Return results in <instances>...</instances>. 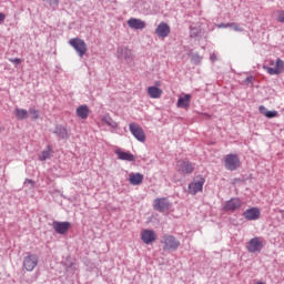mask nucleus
<instances>
[{"instance_id":"nucleus-1","label":"nucleus","mask_w":284,"mask_h":284,"mask_svg":"<svg viewBox=\"0 0 284 284\" xmlns=\"http://www.w3.org/2000/svg\"><path fill=\"white\" fill-rule=\"evenodd\" d=\"M161 244L163 252H176L181 247V242L174 235L164 234Z\"/></svg>"},{"instance_id":"nucleus-2","label":"nucleus","mask_w":284,"mask_h":284,"mask_svg":"<svg viewBox=\"0 0 284 284\" xmlns=\"http://www.w3.org/2000/svg\"><path fill=\"white\" fill-rule=\"evenodd\" d=\"M69 45L75 50L77 54L83 59L88 54V43L81 38H72L69 40Z\"/></svg>"},{"instance_id":"nucleus-3","label":"nucleus","mask_w":284,"mask_h":284,"mask_svg":"<svg viewBox=\"0 0 284 284\" xmlns=\"http://www.w3.org/2000/svg\"><path fill=\"white\" fill-rule=\"evenodd\" d=\"M51 227L54 230L57 234H61L62 236H65V234H68V232L72 230V223L53 221L51 224Z\"/></svg>"},{"instance_id":"nucleus-4","label":"nucleus","mask_w":284,"mask_h":284,"mask_svg":"<svg viewBox=\"0 0 284 284\" xmlns=\"http://www.w3.org/2000/svg\"><path fill=\"white\" fill-rule=\"evenodd\" d=\"M241 165V159L236 154H227L224 159V168L234 172Z\"/></svg>"},{"instance_id":"nucleus-5","label":"nucleus","mask_w":284,"mask_h":284,"mask_svg":"<svg viewBox=\"0 0 284 284\" xmlns=\"http://www.w3.org/2000/svg\"><path fill=\"white\" fill-rule=\"evenodd\" d=\"M39 265V256L32 254V253H27V255L23 258V267L27 270V272H32L34 267Z\"/></svg>"},{"instance_id":"nucleus-6","label":"nucleus","mask_w":284,"mask_h":284,"mask_svg":"<svg viewBox=\"0 0 284 284\" xmlns=\"http://www.w3.org/2000/svg\"><path fill=\"white\" fill-rule=\"evenodd\" d=\"M203 185H205V179L197 178L193 182L189 184V194H199V192H203Z\"/></svg>"},{"instance_id":"nucleus-7","label":"nucleus","mask_w":284,"mask_h":284,"mask_svg":"<svg viewBox=\"0 0 284 284\" xmlns=\"http://www.w3.org/2000/svg\"><path fill=\"white\" fill-rule=\"evenodd\" d=\"M129 130H130L131 134H133V136L138 141H140L141 143H144V141H145V132L143 131V128H141L136 123H131L129 125Z\"/></svg>"},{"instance_id":"nucleus-8","label":"nucleus","mask_w":284,"mask_h":284,"mask_svg":"<svg viewBox=\"0 0 284 284\" xmlns=\"http://www.w3.org/2000/svg\"><path fill=\"white\" fill-rule=\"evenodd\" d=\"M141 241L145 245H152L156 242V232L154 230L145 229L141 232Z\"/></svg>"},{"instance_id":"nucleus-9","label":"nucleus","mask_w":284,"mask_h":284,"mask_svg":"<svg viewBox=\"0 0 284 284\" xmlns=\"http://www.w3.org/2000/svg\"><path fill=\"white\" fill-rule=\"evenodd\" d=\"M246 250L253 254L261 252V250H263V241H261V237H253L250 240V242L246 244Z\"/></svg>"},{"instance_id":"nucleus-10","label":"nucleus","mask_w":284,"mask_h":284,"mask_svg":"<svg viewBox=\"0 0 284 284\" xmlns=\"http://www.w3.org/2000/svg\"><path fill=\"white\" fill-rule=\"evenodd\" d=\"M153 207L158 210V212H165V210H170V201L165 197L155 199Z\"/></svg>"},{"instance_id":"nucleus-11","label":"nucleus","mask_w":284,"mask_h":284,"mask_svg":"<svg viewBox=\"0 0 284 284\" xmlns=\"http://www.w3.org/2000/svg\"><path fill=\"white\" fill-rule=\"evenodd\" d=\"M264 70L271 75L274 74H282L284 72V62L281 59L276 60L275 68L272 67H264Z\"/></svg>"},{"instance_id":"nucleus-12","label":"nucleus","mask_w":284,"mask_h":284,"mask_svg":"<svg viewBox=\"0 0 284 284\" xmlns=\"http://www.w3.org/2000/svg\"><path fill=\"white\" fill-rule=\"evenodd\" d=\"M239 207H241V200L239 197H234L225 202L223 210L224 212H235Z\"/></svg>"},{"instance_id":"nucleus-13","label":"nucleus","mask_w":284,"mask_h":284,"mask_svg":"<svg viewBox=\"0 0 284 284\" xmlns=\"http://www.w3.org/2000/svg\"><path fill=\"white\" fill-rule=\"evenodd\" d=\"M155 34L162 39H165V37H169L170 34V26L165 22H161L155 29Z\"/></svg>"},{"instance_id":"nucleus-14","label":"nucleus","mask_w":284,"mask_h":284,"mask_svg":"<svg viewBox=\"0 0 284 284\" xmlns=\"http://www.w3.org/2000/svg\"><path fill=\"white\" fill-rule=\"evenodd\" d=\"M129 28L132 30H143L145 28V22L143 20L131 18L128 20Z\"/></svg>"},{"instance_id":"nucleus-15","label":"nucleus","mask_w":284,"mask_h":284,"mask_svg":"<svg viewBox=\"0 0 284 284\" xmlns=\"http://www.w3.org/2000/svg\"><path fill=\"white\" fill-rule=\"evenodd\" d=\"M115 154L120 161H129V162L136 161V156H134V154L130 152L121 151L120 149L115 150Z\"/></svg>"},{"instance_id":"nucleus-16","label":"nucleus","mask_w":284,"mask_h":284,"mask_svg":"<svg viewBox=\"0 0 284 284\" xmlns=\"http://www.w3.org/2000/svg\"><path fill=\"white\" fill-rule=\"evenodd\" d=\"M178 168L183 174H192L194 172V166L190 162L179 161Z\"/></svg>"},{"instance_id":"nucleus-17","label":"nucleus","mask_w":284,"mask_h":284,"mask_svg":"<svg viewBox=\"0 0 284 284\" xmlns=\"http://www.w3.org/2000/svg\"><path fill=\"white\" fill-rule=\"evenodd\" d=\"M190 101H192L191 94H184V97H180L176 102V108H183L184 110H187L190 108Z\"/></svg>"},{"instance_id":"nucleus-18","label":"nucleus","mask_w":284,"mask_h":284,"mask_svg":"<svg viewBox=\"0 0 284 284\" xmlns=\"http://www.w3.org/2000/svg\"><path fill=\"white\" fill-rule=\"evenodd\" d=\"M146 92L151 99H161L163 95V90L159 89V87H149Z\"/></svg>"},{"instance_id":"nucleus-19","label":"nucleus","mask_w":284,"mask_h":284,"mask_svg":"<svg viewBox=\"0 0 284 284\" xmlns=\"http://www.w3.org/2000/svg\"><path fill=\"white\" fill-rule=\"evenodd\" d=\"M77 116H79V119H88V116H90V108H88V105L83 104L78 106L77 111H75Z\"/></svg>"},{"instance_id":"nucleus-20","label":"nucleus","mask_w":284,"mask_h":284,"mask_svg":"<svg viewBox=\"0 0 284 284\" xmlns=\"http://www.w3.org/2000/svg\"><path fill=\"white\" fill-rule=\"evenodd\" d=\"M143 179L144 176L141 173H131L129 175V183L131 185H141V183H143Z\"/></svg>"},{"instance_id":"nucleus-21","label":"nucleus","mask_w":284,"mask_h":284,"mask_svg":"<svg viewBox=\"0 0 284 284\" xmlns=\"http://www.w3.org/2000/svg\"><path fill=\"white\" fill-rule=\"evenodd\" d=\"M258 111L263 114V116H266V119H276V116H278V111H267L265 105H261Z\"/></svg>"},{"instance_id":"nucleus-22","label":"nucleus","mask_w":284,"mask_h":284,"mask_svg":"<svg viewBox=\"0 0 284 284\" xmlns=\"http://www.w3.org/2000/svg\"><path fill=\"white\" fill-rule=\"evenodd\" d=\"M14 114H16V118L19 119V121H23L28 119V110L26 109H16Z\"/></svg>"},{"instance_id":"nucleus-23","label":"nucleus","mask_w":284,"mask_h":284,"mask_svg":"<svg viewBox=\"0 0 284 284\" xmlns=\"http://www.w3.org/2000/svg\"><path fill=\"white\" fill-rule=\"evenodd\" d=\"M51 155H52V146L48 145V149L41 152L39 156V161H48V159H50Z\"/></svg>"},{"instance_id":"nucleus-24","label":"nucleus","mask_w":284,"mask_h":284,"mask_svg":"<svg viewBox=\"0 0 284 284\" xmlns=\"http://www.w3.org/2000/svg\"><path fill=\"white\" fill-rule=\"evenodd\" d=\"M231 28H233L234 32H243V27L236 22H231Z\"/></svg>"},{"instance_id":"nucleus-25","label":"nucleus","mask_w":284,"mask_h":284,"mask_svg":"<svg viewBox=\"0 0 284 284\" xmlns=\"http://www.w3.org/2000/svg\"><path fill=\"white\" fill-rule=\"evenodd\" d=\"M245 214H261V210L258 207H251L246 210Z\"/></svg>"},{"instance_id":"nucleus-26","label":"nucleus","mask_w":284,"mask_h":284,"mask_svg":"<svg viewBox=\"0 0 284 284\" xmlns=\"http://www.w3.org/2000/svg\"><path fill=\"white\" fill-rule=\"evenodd\" d=\"M29 113L31 114V116H32L33 120L39 119V110H37V109H30V110H29Z\"/></svg>"},{"instance_id":"nucleus-27","label":"nucleus","mask_w":284,"mask_h":284,"mask_svg":"<svg viewBox=\"0 0 284 284\" xmlns=\"http://www.w3.org/2000/svg\"><path fill=\"white\" fill-rule=\"evenodd\" d=\"M103 121L106 125H110L111 128H118L116 122L112 121V119H104Z\"/></svg>"},{"instance_id":"nucleus-28","label":"nucleus","mask_w":284,"mask_h":284,"mask_svg":"<svg viewBox=\"0 0 284 284\" xmlns=\"http://www.w3.org/2000/svg\"><path fill=\"white\" fill-rule=\"evenodd\" d=\"M246 221H256L258 219V214H245Z\"/></svg>"},{"instance_id":"nucleus-29","label":"nucleus","mask_w":284,"mask_h":284,"mask_svg":"<svg viewBox=\"0 0 284 284\" xmlns=\"http://www.w3.org/2000/svg\"><path fill=\"white\" fill-rule=\"evenodd\" d=\"M277 21H278V23H284V11L283 10L277 12Z\"/></svg>"},{"instance_id":"nucleus-30","label":"nucleus","mask_w":284,"mask_h":284,"mask_svg":"<svg viewBox=\"0 0 284 284\" xmlns=\"http://www.w3.org/2000/svg\"><path fill=\"white\" fill-rule=\"evenodd\" d=\"M9 61L10 63H14L16 65H19L22 62V60L19 58H14V59L10 58Z\"/></svg>"},{"instance_id":"nucleus-31","label":"nucleus","mask_w":284,"mask_h":284,"mask_svg":"<svg viewBox=\"0 0 284 284\" xmlns=\"http://www.w3.org/2000/svg\"><path fill=\"white\" fill-rule=\"evenodd\" d=\"M216 28L221 29V28H232V23H220V24H216Z\"/></svg>"},{"instance_id":"nucleus-32","label":"nucleus","mask_w":284,"mask_h":284,"mask_svg":"<svg viewBox=\"0 0 284 284\" xmlns=\"http://www.w3.org/2000/svg\"><path fill=\"white\" fill-rule=\"evenodd\" d=\"M24 183H29V185H32V187H34V181L33 180L27 179L24 181Z\"/></svg>"},{"instance_id":"nucleus-33","label":"nucleus","mask_w":284,"mask_h":284,"mask_svg":"<svg viewBox=\"0 0 284 284\" xmlns=\"http://www.w3.org/2000/svg\"><path fill=\"white\" fill-rule=\"evenodd\" d=\"M3 21H6V14L0 13V23H3Z\"/></svg>"},{"instance_id":"nucleus-34","label":"nucleus","mask_w":284,"mask_h":284,"mask_svg":"<svg viewBox=\"0 0 284 284\" xmlns=\"http://www.w3.org/2000/svg\"><path fill=\"white\" fill-rule=\"evenodd\" d=\"M49 3H51L53 6H58L59 4V0H49Z\"/></svg>"},{"instance_id":"nucleus-35","label":"nucleus","mask_w":284,"mask_h":284,"mask_svg":"<svg viewBox=\"0 0 284 284\" xmlns=\"http://www.w3.org/2000/svg\"><path fill=\"white\" fill-rule=\"evenodd\" d=\"M125 52H128L129 54H132V51L128 50V49H124Z\"/></svg>"},{"instance_id":"nucleus-36","label":"nucleus","mask_w":284,"mask_h":284,"mask_svg":"<svg viewBox=\"0 0 284 284\" xmlns=\"http://www.w3.org/2000/svg\"><path fill=\"white\" fill-rule=\"evenodd\" d=\"M270 65H274V60H271V61H270Z\"/></svg>"}]
</instances>
